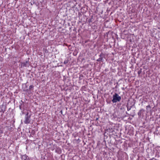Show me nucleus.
<instances>
[{
  "label": "nucleus",
  "instance_id": "f257e3e1",
  "mask_svg": "<svg viewBox=\"0 0 160 160\" xmlns=\"http://www.w3.org/2000/svg\"><path fill=\"white\" fill-rule=\"evenodd\" d=\"M113 99L112 100V102L113 103H115L118 102H119L121 99L120 96L117 93H115L112 96Z\"/></svg>",
  "mask_w": 160,
  "mask_h": 160
},
{
  "label": "nucleus",
  "instance_id": "f03ea898",
  "mask_svg": "<svg viewBox=\"0 0 160 160\" xmlns=\"http://www.w3.org/2000/svg\"><path fill=\"white\" fill-rule=\"evenodd\" d=\"M28 113L27 112L25 117V120L24 121V123L26 124L29 123L31 121L30 117L31 116L28 115Z\"/></svg>",
  "mask_w": 160,
  "mask_h": 160
},
{
  "label": "nucleus",
  "instance_id": "7ed1b4c3",
  "mask_svg": "<svg viewBox=\"0 0 160 160\" xmlns=\"http://www.w3.org/2000/svg\"><path fill=\"white\" fill-rule=\"evenodd\" d=\"M22 160H28V157L26 155H25L22 156Z\"/></svg>",
  "mask_w": 160,
  "mask_h": 160
},
{
  "label": "nucleus",
  "instance_id": "20e7f679",
  "mask_svg": "<svg viewBox=\"0 0 160 160\" xmlns=\"http://www.w3.org/2000/svg\"><path fill=\"white\" fill-rule=\"evenodd\" d=\"M68 60H66L64 61V63L65 64L68 63Z\"/></svg>",
  "mask_w": 160,
  "mask_h": 160
},
{
  "label": "nucleus",
  "instance_id": "39448f33",
  "mask_svg": "<svg viewBox=\"0 0 160 160\" xmlns=\"http://www.w3.org/2000/svg\"><path fill=\"white\" fill-rule=\"evenodd\" d=\"M101 60H102V58H99L97 60V61H101Z\"/></svg>",
  "mask_w": 160,
  "mask_h": 160
},
{
  "label": "nucleus",
  "instance_id": "423d86ee",
  "mask_svg": "<svg viewBox=\"0 0 160 160\" xmlns=\"http://www.w3.org/2000/svg\"><path fill=\"white\" fill-rule=\"evenodd\" d=\"M33 87V86L32 85L30 86L29 87L30 89H31Z\"/></svg>",
  "mask_w": 160,
  "mask_h": 160
},
{
  "label": "nucleus",
  "instance_id": "0eeeda50",
  "mask_svg": "<svg viewBox=\"0 0 160 160\" xmlns=\"http://www.w3.org/2000/svg\"><path fill=\"white\" fill-rule=\"evenodd\" d=\"M150 105H148V106H147L146 107V108H147H147H150Z\"/></svg>",
  "mask_w": 160,
  "mask_h": 160
},
{
  "label": "nucleus",
  "instance_id": "6e6552de",
  "mask_svg": "<svg viewBox=\"0 0 160 160\" xmlns=\"http://www.w3.org/2000/svg\"><path fill=\"white\" fill-rule=\"evenodd\" d=\"M19 108H20V109H21V108H22L21 105L19 106Z\"/></svg>",
  "mask_w": 160,
  "mask_h": 160
},
{
  "label": "nucleus",
  "instance_id": "1a4fd4ad",
  "mask_svg": "<svg viewBox=\"0 0 160 160\" xmlns=\"http://www.w3.org/2000/svg\"><path fill=\"white\" fill-rule=\"evenodd\" d=\"M22 65H23V66H24V63H22Z\"/></svg>",
  "mask_w": 160,
  "mask_h": 160
}]
</instances>
